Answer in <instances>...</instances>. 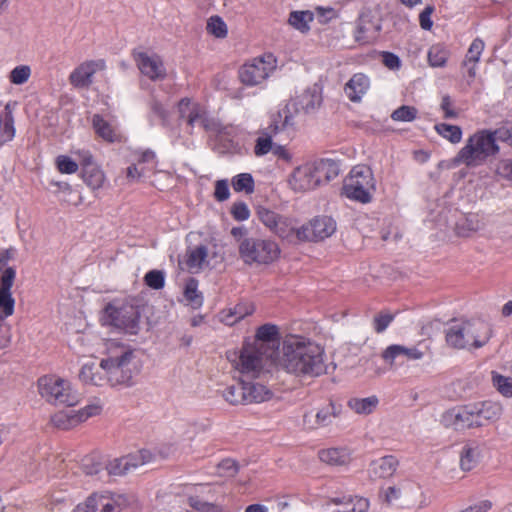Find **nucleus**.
<instances>
[{
	"mask_svg": "<svg viewBox=\"0 0 512 512\" xmlns=\"http://www.w3.org/2000/svg\"><path fill=\"white\" fill-rule=\"evenodd\" d=\"M238 251L244 263L269 265L280 258L281 249L271 239L245 237L239 239Z\"/></svg>",
	"mask_w": 512,
	"mask_h": 512,
	"instance_id": "nucleus-7",
	"label": "nucleus"
},
{
	"mask_svg": "<svg viewBox=\"0 0 512 512\" xmlns=\"http://www.w3.org/2000/svg\"><path fill=\"white\" fill-rule=\"evenodd\" d=\"M126 457V465H128L130 473L137 468L149 463L152 460V454L149 450H140L136 453L129 454Z\"/></svg>",
	"mask_w": 512,
	"mask_h": 512,
	"instance_id": "nucleus-46",
	"label": "nucleus"
},
{
	"mask_svg": "<svg viewBox=\"0 0 512 512\" xmlns=\"http://www.w3.org/2000/svg\"><path fill=\"white\" fill-rule=\"evenodd\" d=\"M319 458L331 466H346L351 461V453L346 448H328L319 452Z\"/></svg>",
	"mask_w": 512,
	"mask_h": 512,
	"instance_id": "nucleus-30",
	"label": "nucleus"
},
{
	"mask_svg": "<svg viewBox=\"0 0 512 512\" xmlns=\"http://www.w3.org/2000/svg\"><path fill=\"white\" fill-rule=\"evenodd\" d=\"M92 126L98 137L106 142L114 143L121 140V134L115 124L105 120L101 115L92 117Z\"/></svg>",
	"mask_w": 512,
	"mask_h": 512,
	"instance_id": "nucleus-26",
	"label": "nucleus"
},
{
	"mask_svg": "<svg viewBox=\"0 0 512 512\" xmlns=\"http://www.w3.org/2000/svg\"><path fill=\"white\" fill-rule=\"evenodd\" d=\"M276 68V59L272 54L253 59L239 70L240 81L247 86L261 84Z\"/></svg>",
	"mask_w": 512,
	"mask_h": 512,
	"instance_id": "nucleus-11",
	"label": "nucleus"
},
{
	"mask_svg": "<svg viewBox=\"0 0 512 512\" xmlns=\"http://www.w3.org/2000/svg\"><path fill=\"white\" fill-rule=\"evenodd\" d=\"M423 352L416 347H406L403 345H390L382 353V358L389 365H393L396 360H420Z\"/></svg>",
	"mask_w": 512,
	"mask_h": 512,
	"instance_id": "nucleus-25",
	"label": "nucleus"
},
{
	"mask_svg": "<svg viewBox=\"0 0 512 512\" xmlns=\"http://www.w3.org/2000/svg\"><path fill=\"white\" fill-rule=\"evenodd\" d=\"M417 113L415 107L403 105L393 111L391 118L398 122H411L416 118Z\"/></svg>",
	"mask_w": 512,
	"mask_h": 512,
	"instance_id": "nucleus-52",
	"label": "nucleus"
},
{
	"mask_svg": "<svg viewBox=\"0 0 512 512\" xmlns=\"http://www.w3.org/2000/svg\"><path fill=\"white\" fill-rule=\"evenodd\" d=\"M232 186L236 192L251 194L254 191V180L251 174L241 173L232 179Z\"/></svg>",
	"mask_w": 512,
	"mask_h": 512,
	"instance_id": "nucleus-47",
	"label": "nucleus"
},
{
	"mask_svg": "<svg viewBox=\"0 0 512 512\" xmlns=\"http://www.w3.org/2000/svg\"><path fill=\"white\" fill-rule=\"evenodd\" d=\"M164 274L161 271L152 270L145 275V283L153 289H161L164 286Z\"/></svg>",
	"mask_w": 512,
	"mask_h": 512,
	"instance_id": "nucleus-62",
	"label": "nucleus"
},
{
	"mask_svg": "<svg viewBox=\"0 0 512 512\" xmlns=\"http://www.w3.org/2000/svg\"><path fill=\"white\" fill-rule=\"evenodd\" d=\"M381 497L389 505L399 501L419 507L426 505L420 486L408 480L398 482L397 484L382 489Z\"/></svg>",
	"mask_w": 512,
	"mask_h": 512,
	"instance_id": "nucleus-10",
	"label": "nucleus"
},
{
	"mask_svg": "<svg viewBox=\"0 0 512 512\" xmlns=\"http://www.w3.org/2000/svg\"><path fill=\"white\" fill-rule=\"evenodd\" d=\"M126 457L114 458L106 465V470L109 475L123 476L130 473L128 465H126Z\"/></svg>",
	"mask_w": 512,
	"mask_h": 512,
	"instance_id": "nucleus-50",
	"label": "nucleus"
},
{
	"mask_svg": "<svg viewBox=\"0 0 512 512\" xmlns=\"http://www.w3.org/2000/svg\"><path fill=\"white\" fill-rule=\"evenodd\" d=\"M255 380L242 377L246 404L268 401L273 396V392L266 385Z\"/></svg>",
	"mask_w": 512,
	"mask_h": 512,
	"instance_id": "nucleus-24",
	"label": "nucleus"
},
{
	"mask_svg": "<svg viewBox=\"0 0 512 512\" xmlns=\"http://www.w3.org/2000/svg\"><path fill=\"white\" fill-rule=\"evenodd\" d=\"M480 451L477 447L465 446L461 452L460 466L463 470L473 469L479 461Z\"/></svg>",
	"mask_w": 512,
	"mask_h": 512,
	"instance_id": "nucleus-43",
	"label": "nucleus"
},
{
	"mask_svg": "<svg viewBox=\"0 0 512 512\" xmlns=\"http://www.w3.org/2000/svg\"><path fill=\"white\" fill-rule=\"evenodd\" d=\"M32 75V68L27 64L15 66L8 74V80L11 84L21 86L26 84Z\"/></svg>",
	"mask_w": 512,
	"mask_h": 512,
	"instance_id": "nucleus-40",
	"label": "nucleus"
},
{
	"mask_svg": "<svg viewBox=\"0 0 512 512\" xmlns=\"http://www.w3.org/2000/svg\"><path fill=\"white\" fill-rule=\"evenodd\" d=\"M277 352V365L288 373L319 376L326 371L324 347L309 338L289 336Z\"/></svg>",
	"mask_w": 512,
	"mask_h": 512,
	"instance_id": "nucleus-3",
	"label": "nucleus"
},
{
	"mask_svg": "<svg viewBox=\"0 0 512 512\" xmlns=\"http://www.w3.org/2000/svg\"><path fill=\"white\" fill-rule=\"evenodd\" d=\"M379 405V399L375 395L360 398L353 397L347 402V406L358 415L367 416L372 414Z\"/></svg>",
	"mask_w": 512,
	"mask_h": 512,
	"instance_id": "nucleus-33",
	"label": "nucleus"
},
{
	"mask_svg": "<svg viewBox=\"0 0 512 512\" xmlns=\"http://www.w3.org/2000/svg\"><path fill=\"white\" fill-rule=\"evenodd\" d=\"M298 111V108L294 102L288 103L283 109L278 112L279 120L275 119L271 126L273 132H278L288 127L295 125L294 113Z\"/></svg>",
	"mask_w": 512,
	"mask_h": 512,
	"instance_id": "nucleus-36",
	"label": "nucleus"
},
{
	"mask_svg": "<svg viewBox=\"0 0 512 512\" xmlns=\"http://www.w3.org/2000/svg\"><path fill=\"white\" fill-rule=\"evenodd\" d=\"M105 368L103 357L98 365L95 363H85L80 368L79 380L87 385L97 387L109 386V379Z\"/></svg>",
	"mask_w": 512,
	"mask_h": 512,
	"instance_id": "nucleus-22",
	"label": "nucleus"
},
{
	"mask_svg": "<svg viewBox=\"0 0 512 512\" xmlns=\"http://www.w3.org/2000/svg\"><path fill=\"white\" fill-rule=\"evenodd\" d=\"M178 112L182 118L186 119L189 126L202 124L206 127V110L198 103L183 98L178 103Z\"/></svg>",
	"mask_w": 512,
	"mask_h": 512,
	"instance_id": "nucleus-23",
	"label": "nucleus"
},
{
	"mask_svg": "<svg viewBox=\"0 0 512 512\" xmlns=\"http://www.w3.org/2000/svg\"><path fill=\"white\" fill-rule=\"evenodd\" d=\"M492 383L496 390L504 397H512V377L504 376L493 371Z\"/></svg>",
	"mask_w": 512,
	"mask_h": 512,
	"instance_id": "nucleus-44",
	"label": "nucleus"
},
{
	"mask_svg": "<svg viewBox=\"0 0 512 512\" xmlns=\"http://www.w3.org/2000/svg\"><path fill=\"white\" fill-rule=\"evenodd\" d=\"M207 31L215 37L223 38L227 35V26L221 18L211 17L207 23Z\"/></svg>",
	"mask_w": 512,
	"mask_h": 512,
	"instance_id": "nucleus-57",
	"label": "nucleus"
},
{
	"mask_svg": "<svg viewBox=\"0 0 512 512\" xmlns=\"http://www.w3.org/2000/svg\"><path fill=\"white\" fill-rule=\"evenodd\" d=\"M479 421V427L484 425V421L498 420L502 414V406L496 402H483L473 404Z\"/></svg>",
	"mask_w": 512,
	"mask_h": 512,
	"instance_id": "nucleus-32",
	"label": "nucleus"
},
{
	"mask_svg": "<svg viewBox=\"0 0 512 512\" xmlns=\"http://www.w3.org/2000/svg\"><path fill=\"white\" fill-rule=\"evenodd\" d=\"M57 187L56 193L62 195V200L73 205H79L82 202L81 195H77V199H71L69 196L73 194V189L67 182H52Z\"/></svg>",
	"mask_w": 512,
	"mask_h": 512,
	"instance_id": "nucleus-53",
	"label": "nucleus"
},
{
	"mask_svg": "<svg viewBox=\"0 0 512 512\" xmlns=\"http://www.w3.org/2000/svg\"><path fill=\"white\" fill-rule=\"evenodd\" d=\"M449 54V50L444 45L435 44L428 51V62L432 67H443L448 60Z\"/></svg>",
	"mask_w": 512,
	"mask_h": 512,
	"instance_id": "nucleus-41",
	"label": "nucleus"
},
{
	"mask_svg": "<svg viewBox=\"0 0 512 512\" xmlns=\"http://www.w3.org/2000/svg\"><path fill=\"white\" fill-rule=\"evenodd\" d=\"M103 410V404L100 400H93L88 405H86L84 408L77 411L78 419L81 422L86 421L90 417L99 415Z\"/></svg>",
	"mask_w": 512,
	"mask_h": 512,
	"instance_id": "nucleus-51",
	"label": "nucleus"
},
{
	"mask_svg": "<svg viewBox=\"0 0 512 512\" xmlns=\"http://www.w3.org/2000/svg\"><path fill=\"white\" fill-rule=\"evenodd\" d=\"M134 57L137 67L144 76L153 81L163 80L166 77V68L158 55L138 52Z\"/></svg>",
	"mask_w": 512,
	"mask_h": 512,
	"instance_id": "nucleus-20",
	"label": "nucleus"
},
{
	"mask_svg": "<svg viewBox=\"0 0 512 512\" xmlns=\"http://www.w3.org/2000/svg\"><path fill=\"white\" fill-rule=\"evenodd\" d=\"M214 197L217 201L223 202L230 197V190L227 180H217L215 183Z\"/></svg>",
	"mask_w": 512,
	"mask_h": 512,
	"instance_id": "nucleus-64",
	"label": "nucleus"
},
{
	"mask_svg": "<svg viewBox=\"0 0 512 512\" xmlns=\"http://www.w3.org/2000/svg\"><path fill=\"white\" fill-rule=\"evenodd\" d=\"M255 307L251 303H241L236 305L234 308L228 310L225 317H234L235 320H243L246 317L252 316Z\"/></svg>",
	"mask_w": 512,
	"mask_h": 512,
	"instance_id": "nucleus-55",
	"label": "nucleus"
},
{
	"mask_svg": "<svg viewBox=\"0 0 512 512\" xmlns=\"http://www.w3.org/2000/svg\"><path fill=\"white\" fill-rule=\"evenodd\" d=\"M15 136L14 118L10 105L4 108V114L0 119V146L11 141Z\"/></svg>",
	"mask_w": 512,
	"mask_h": 512,
	"instance_id": "nucleus-37",
	"label": "nucleus"
},
{
	"mask_svg": "<svg viewBox=\"0 0 512 512\" xmlns=\"http://www.w3.org/2000/svg\"><path fill=\"white\" fill-rule=\"evenodd\" d=\"M486 228V219L479 214H469L457 223L456 232L461 237H471Z\"/></svg>",
	"mask_w": 512,
	"mask_h": 512,
	"instance_id": "nucleus-29",
	"label": "nucleus"
},
{
	"mask_svg": "<svg viewBox=\"0 0 512 512\" xmlns=\"http://www.w3.org/2000/svg\"><path fill=\"white\" fill-rule=\"evenodd\" d=\"M132 310L124 301L115 300L105 307L104 314L109 320H132Z\"/></svg>",
	"mask_w": 512,
	"mask_h": 512,
	"instance_id": "nucleus-34",
	"label": "nucleus"
},
{
	"mask_svg": "<svg viewBox=\"0 0 512 512\" xmlns=\"http://www.w3.org/2000/svg\"><path fill=\"white\" fill-rule=\"evenodd\" d=\"M369 88V78L365 74L357 73L346 83L344 91L351 101L359 102Z\"/></svg>",
	"mask_w": 512,
	"mask_h": 512,
	"instance_id": "nucleus-27",
	"label": "nucleus"
},
{
	"mask_svg": "<svg viewBox=\"0 0 512 512\" xmlns=\"http://www.w3.org/2000/svg\"><path fill=\"white\" fill-rule=\"evenodd\" d=\"M16 271L12 267L6 268L0 277V292L11 293Z\"/></svg>",
	"mask_w": 512,
	"mask_h": 512,
	"instance_id": "nucleus-61",
	"label": "nucleus"
},
{
	"mask_svg": "<svg viewBox=\"0 0 512 512\" xmlns=\"http://www.w3.org/2000/svg\"><path fill=\"white\" fill-rule=\"evenodd\" d=\"M39 395L54 406H75L80 402V394L73 384L57 375H45L37 382Z\"/></svg>",
	"mask_w": 512,
	"mask_h": 512,
	"instance_id": "nucleus-6",
	"label": "nucleus"
},
{
	"mask_svg": "<svg viewBox=\"0 0 512 512\" xmlns=\"http://www.w3.org/2000/svg\"><path fill=\"white\" fill-rule=\"evenodd\" d=\"M189 505L200 512H221V508L219 506L203 502L196 497L189 498Z\"/></svg>",
	"mask_w": 512,
	"mask_h": 512,
	"instance_id": "nucleus-63",
	"label": "nucleus"
},
{
	"mask_svg": "<svg viewBox=\"0 0 512 512\" xmlns=\"http://www.w3.org/2000/svg\"><path fill=\"white\" fill-rule=\"evenodd\" d=\"M484 41L480 38H476L472 41L465 59L463 61L464 66H469L471 63L477 64L480 60L482 52L484 50Z\"/></svg>",
	"mask_w": 512,
	"mask_h": 512,
	"instance_id": "nucleus-48",
	"label": "nucleus"
},
{
	"mask_svg": "<svg viewBox=\"0 0 512 512\" xmlns=\"http://www.w3.org/2000/svg\"><path fill=\"white\" fill-rule=\"evenodd\" d=\"M15 301L11 293L0 292V320L10 317L14 311Z\"/></svg>",
	"mask_w": 512,
	"mask_h": 512,
	"instance_id": "nucleus-56",
	"label": "nucleus"
},
{
	"mask_svg": "<svg viewBox=\"0 0 512 512\" xmlns=\"http://www.w3.org/2000/svg\"><path fill=\"white\" fill-rule=\"evenodd\" d=\"M369 501L362 497H348L345 509L338 512H367Z\"/></svg>",
	"mask_w": 512,
	"mask_h": 512,
	"instance_id": "nucleus-58",
	"label": "nucleus"
},
{
	"mask_svg": "<svg viewBox=\"0 0 512 512\" xmlns=\"http://www.w3.org/2000/svg\"><path fill=\"white\" fill-rule=\"evenodd\" d=\"M184 298L188 305L192 308H198L202 305L203 297L198 292L197 282L191 279L187 282L184 290Z\"/></svg>",
	"mask_w": 512,
	"mask_h": 512,
	"instance_id": "nucleus-45",
	"label": "nucleus"
},
{
	"mask_svg": "<svg viewBox=\"0 0 512 512\" xmlns=\"http://www.w3.org/2000/svg\"><path fill=\"white\" fill-rule=\"evenodd\" d=\"M339 414L340 406L333 402H329L320 408L310 410L305 413L303 417V425L309 430L325 427L330 425Z\"/></svg>",
	"mask_w": 512,
	"mask_h": 512,
	"instance_id": "nucleus-18",
	"label": "nucleus"
},
{
	"mask_svg": "<svg viewBox=\"0 0 512 512\" xmlns=\"http://www.w3.org/2000/svg\"><path fill=\"white\" fill-rule=\"evenodd\" d=\"M273 145L274 143L269 135L261 134L256 139L254 153L256 156L266 155L267 153L271 152Z\"/></svg>",
	"mask_w": 512,
	"mask_h": 512,
	"instance_id": "nucleus-60",
	"label": "nucleus"
},
{
	"mask_svg": "<svg viewBox=\"0 0 512 512\" xmlns=\"http://www.w3.org/2000/svg\"><path fill=\"white\" fill-rule=\"evenodd\" d=\"M257 216L262 224L277 236L293 242L296 238L298 228L291 218L281 216L265 207L257 209Z\"/></svg>",
	"mask_w": 512,
	"mask_h": 512,
	"instance_id": "nucleus-13",
	"label": "nucleus"
},
{
	"mask_svg": "<svg viewBox=\"0 0 512 512\" xmlns=\"http://www.w3.org/2000/svg\"><path fill=\"white\" fill-rule=\"evenodd\" d=\"M102 328L106 345L103 358L109 387L128 385L133 377L137 352L118 343V340H147L151 336L149 322H102Z\"/></svg>",
	"mask_w": 512,
	"mask_h": 512,
	"instance_id": "nucleus-1",
	"label": "nucleus"
},
{
	"mask_svg": "<svg viewBox=\"0 0 512 512\" xmlns=\"http://www.w3.org/2000/svg\"><path fill=\"white\" fill-rule=\"evenodd\" d=\"M499 150L492 130H478L467 138L465 145L447 162L446 167L456 168L462 164L467 167H478L489 157L497 155Z\"/></svg>",
	"mask_w": 512,
	"mask_h": 512,
	"instance_id": "nucleus-4",
	"label": "nucleus"
},
{
	"mask_svg": "<svg viewBox=\"0 0 512 512\" xmlns=\"http://www.w3.org/2000/svg\"><path fill=\"white\" fill-rule=\"evenodd\" d=\"M435 130L440 136L452 144H457L462 139V130L457 125L439 123L435 125Z\"/></svg>",
	"mask_w": 512,
	"mask_h": 512,
	"instance_id": "nucleus-42",
	"label": "nucleus"
},
{
	"mask_svg": "<svg viewBox=\"0 0 512 512\" xmlns=\"http://www.w3.org/2000/svg\"><path fill=\"white\" fill-rule=\"evenodd\" d=\"M375 191V179L371 169L365 165L352 168L344 180L343 194L354 201L366 204L371 202Z\"/></svg>",
	"mask_w": 512,
	"mask_h": 512,
	"instance_id": "nucleus-9",
	"label": "nucleus"
},
{
	"mask_svg": "<svg viewBox=\"0 0 512 512\" xmlns=\"http://www.w3.org/2000/svg\"><path fill=\"white\" fill-rule=\"evenodd\" d=\"M215 252L211 251L205 245H198L189 248L186 252L185 265L191 273H198L199 271L212 266L215 258Z\"/></svg>",
	"mask_w": 512,
	"mask_h": 512,
	"instance_id": "nucleus-21",
	"label": "nucleus"
},
{
	"mask_svg": "<svg viewBox=\"0 0 512 512\" xmlns=\"http://www.w3.org/2000/svg\"><path fill=\"white\" fill-rule=\"evenodd\" d=\"M322 98L317 89L306 90L293 102L296 107L303 110L305 113H310L318 108L321 104Z\"/></svg>",
	"mask_w": 512,
	"mask_h": 512,
	"instance_id": "nucleus-35",
	"label": "nucleus"
},
{
	"mask_svg": "<svg viewBox=\"0 0 512 512\" xmlns=\"http://www.w3.org/2000/svg\"><path fill=\"white\" fill-rule=\"evenodd\" d=\"M223 397L228 403L233 404V405L246 404L245 398H244V387H243L242 380L240 381L239 387L230 386V387L226 388L223 391Z\"/></svg>",
	"mask_w": 512,
	"mask_h": 512,
	"instance_id": "nucleus-49",
	"label": "nucleus"
},
{
	"mask_svg": "<svg viewBox=\"0 0 512 512\" xmlns=\"http://www.w3.org/2000/svg\"><path fill=\"white\" fill-rule=\"evenodd\" d=\"M130 499L109 490L95 491L79 502L73 512H129Z\"/></svg>",
	"mask_w": 512,
	"mask_h": 512,
	"instance_id": "nucleus-8",
	"label": "nucleus"
},
{
	"mask_svg": "<svg viewBox=\"0 0 512 512\" xmlns=\"http://www.w3.org/2000/svg\"><path fill=\"white\" fill-rule=\"evenodd\" d=\"M312 163L319 186L329 182L339 174V167L333 160L321 159Z\"/></svg>",
	"mask_w": 512,
	"mask_h": 512,
	"instance_id": "nucleus-31",
	"label": "nucleus"
},
{
	"mask_svg": "<svg viewBox=\"0 0 512 512\" xmlns=\"http://www.w3.org/2000/svg\"><path fill=\"white\" fill-rule=\"evenodd\" d=\"M55 164L62 174H74L79 168L78 163L67 155H59L55 160Z\"/></svg>",
	"mask_w": 512,
	"mask_h": 512,
	"instance_id": "nucleus-54",
	"label": "nucleus"
},
{
	"mask_svg": "<svg viewBox=\"0 0 512 512\" xmlns=\"http://www.w3.org/2000/svg\"><path fill=\"white\" fill-rule=\"evenodd\" d=\"M398 467V460L394 456H385L372 461L368 468L371 478H388Z\"/></svg>",
	"mask_w": 512,
	"mask_h": 512,
	"instance_id": "nucleus-28",
	"label": "nucleus"
},
{
	"mask_svg": "<svg viewBox=\"0 0 512 512\" xmlns=\"http://www.w3.org/2000/svg\"><path fill=\"white\" fill-rule=\"evenodd\" d=\"M441 423L445 427L455 430L479 427L473 404L458 406L445 411L441 416Z\"/></svg>",
	"mask_w": 512,
	"mask_h": 512,
	"instance_id": "nucleus-14",
	"label": "nucleus"
},
{
	"mask_svg": "<svg viewBox=\"0 0 512 512\" xmlns=\"http://www.w3.org/2000/svg\"><path fill=\"white\" fill-rule=\"evenodd\" d=\"M280 332L276 325L266 323L257 329L253 340L246 341L238 355L231 360L244 379H260L272 364H277Z\"/></svg>",
	"mask_w": 512,
	"mask_h": 512,
	"instance_id": "nucleus-2",
	"label": "nucleus"
},
{
	"mask_svg": "<svg viewBox=\"0 0 512 512\" xmlns=\"http://www.w3.org/2000/svg\"><path fill=\"white\" fill-rule=\"evenodd\" d=\"M337 230L336 221L327 215L316 216L296 231L298 241H322L331 237Z\"/></svg>",
	"mask_w": 512,
	"mask_h": 512,
	"instance_id": "nucleus-12",
	"label": "nucleus"
},
{
	"mask_svg": "<svg viewBox=\"0 0 512 512\" xmlns=\"http://www.w3.org/2000/svg\"><path fill=\"white\" fill-rule=\"evenodd\" d=\"M105 61L87 60L79 64L69 75V82L75 88H88L92 82L94 75L105 69Z\"/></svg>",
	"mask_w": 512,
	"mask_h": 512,
	"instance_id": "nucleus-17",
	"label": "nucleus"
},
{
	"mask_svg": "<svg viewBox=\"0 0 512 512\" xmlns=\"http://www.w3.org/2000/svg\"><path fill=\"white\" fill-rule=\"evenodd\" d=\"M238 469V464L233 459H224L217 465V473L221 477H234Z\"/></svg>",
	"mask_w": 512,
	"mask_h": 512,
	"instance_id": "nucleus-59",
	"label": "nucleus"
},
{
	"mask_svg": "<svg viewBox=\"0 0 512 512\" xmlns=\"http://www.w3.org/2000/svg\"><path fill=\"white\" fill-rule=\"evenodd\" d=\"M446 343L453 349L484 346L490 338V328L484 322H460L446 331Z\"/></svg>",
	"mask_w": 512,
	"mask_h": 512,
	"instance_id": "nucleus-5",
	"label": "nucleus"
},
{
	"mask_svg": "<svg viewBox=\"0 0 512 512\" xmlns=\"http://www.w3.org/2000/svg\"><path fill=\"white\" fill-rule=\"evenodd\" d=\"M52 423L61 429H70L80 423L77 411H60L53 415Z\"/></svg>",
	"mask_w": 512,
	"mask_h": 512,
	"instance_id": "nucleus-38",
	"label": "nucleus"
},
{
	"mask_svg": "<svg viewBox=\"0 0 512 512\" xmlns=\"http://www.w3.org/2000/svg\"><path fill=\"white\" fill-rule=\"evenodd\" d=\"M156 165L157 158L154 151L150 149L135 150L131 154V164L127 168L126 177L130 182L139 181L152 172Z\"/></svg>",
	"mask_w": 512,
	"mask_h": 512,
	"instance_id": "nucleus-15",
	"label": "nucleus"
},
{
	"mask_svg": "<svg viewBox=\"0 0 512 512\" xmlns=\"http://www.w3.org/2000/svg\"><path fill=\"white\" fill-rule=\"evenodd\" d=\"M82 166V179L92 190H98L103 187L106 176L99 165L93 161L89 151L77 152Z\"/></svg>",
	"mask_w": 512,
	"mask_h": 512,
	"instance_id": "nucleus-19",
	"label": "nucleus"
},
{
	"mask_svg": "<svg viewBox=\"0 0 512 512\" xmlns=\"http://www.w3.org/2000/svg\"><path fill=\"white\" fill-rule=\"evenodd\" d=\"M289 187L295 192H307L319 186L312 162L296 167L288 178Z\"/></svg>",
	"mask_w": 512,
	"mask_h": 512,
	"instance_id": "nucleus-16",
	"label": "nucleus"
},
{
	"mask_svg": "<svg viewBox=\"0 0 512 512\" xmlns=\"http://www.w3.org/2000/svg\"><path fill=\"white\" fill-rule=\"evenodd\" d=\"M313 19V13L310 11H293L289 16V24L301 32H306Z\"/></svg>",
	"mask_w": 512,
	"mask_h": 512,
	"instance_id": "nucleus-39",
	"label": "nucleus"
}]
</instances>
